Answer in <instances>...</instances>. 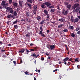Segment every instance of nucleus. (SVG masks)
I'll list each match as a JSON object with an SVG mask.
<instances>
[{
	"mask_svg": "<svg viewBox=\"0 0 80 80\" xmlns=\"http://www.w3.org/2000/svg\"><path fill=\"white\" fill-rule=\"evenodd\" d=\"M27 54H28V53H29V52H31V51H29L28 50H27Z\"/></svg>",
	"mask_w": 80,
	"mask_h": 80,
	"instance_id": "obj_48",
	"label": "nucleus"
},
{
	"mask_svg": "<svg viewBox=\"0 0 80 80\" xmlns=\"http://www.w3.org/2000/svg\"><path fill=\"white\" fill-rule=\"evenodd\" d=\"M55 11V10L53 9H51L50 12H52V13H53V12H54Z\"/></svg>",
	"mask_w": 80,
	"mask_h": 80,
	"instance_id": "obj_29",
	"label": "nucleus"
},
{
	"mask_svg": "<svg viewBox=\"0 0 80 80\" xmlns=\"http://www.w3.org/2000/svg\"><path fill=\"white\" fill-rule=\"evenodd\" d=\"M78 8H77L76 9H74L73 10V12L75 13H77V12H78Z\"/></svg>",
	"mask_w": 80,
	"mask_h": 80,
	"instance_id": "obj_11",
	"label": "nucleus"
},
{
	"mask_svg": "<svg viewBox=\"0 0 80 80\" xmlns=\"http://www.w3.org/2000/svg\"><path fill=\"white\" fill-rule=\"evenodd\" d=\"M68 11H65V9H63L62 10V13L64 14V15H67L68 13Z\"/></svg>",
	"mask_w": 80,
	"mask_h": 80,
	"instance_id": "obj_3",
	"label": "nucleus"
},
{
	"mask_svg": "<svg viewBox=\"0 0 80 80\" xmlns=\"http://www.w3.org/2000/svg\"><path fill=\"white\" fill-rule=\"evenodd\" d=\"M79 6V4L76 3L72 7V9H75L77 7H78Z\"/></svg>",
	"mask_w": 80,
	"mask_h": 80,
	"instance_id": "obj_4",
	"label": "nucleus"
},
{
	"mask_svg": "<svg viewBox=\"0 0 80 80\" xmlns=\"http://www.w3.org/2000/svg\"><path fill=\"white\" fill-rule=\"evenodd\" d=\"M14 27L15 29H17L18 28V26L17 25H15L14 26Z\"/></svg>",
	"mask_w": 80,
	"mask_h": 80,
	"instance_id": "obj_32",
	"label": "nucleus"
},
{
	"mask_svg": "<svg viewBox=\"0 0 80 80\" xmlns=\"http://www.w3.org/2000/svg\"><path fill=\"white\" fill-rule=\"evenodd\" d=\"M28 5L29 8L31 9V8H32V5L30 4H28Z\"/></svg>",
	"mask_w": 80,
	"mask_h": 80,
	"instance_id": "obj_31",
	"label": "nucleus"
},
{
	"mask_svg": "<svg viewBox=\"0 0 80 80\" xmlns=\"http://www.w3.org/2000/svg\"><path fill=\"white\" fill-rule=\"evenodd\" d=\"M63 31L64 32H68V29H64L63 30Z\"/></svg>",
	"mask_w": 80,
	"mask_h": 80,
	"instance_id": "obj_35",
	"label": "nucleus"
},
{
	"mask_svg": "<svg viewBox=\"0 0 80 80\" xmlns=\"http://www.w3.org/2000/svg\"><path fill=\"white\" fill-rule=\"evenodd\" d=\"M71 37H74L75 34H74V33H72L71 34Z\"/></svg>",
	"mask_w": 80,
	"mask_h": 80,
	"instance_id": "obj_41",
	"label": "nucleus"
},
{
	"mask_svg": "<svg viewBox=\"0 0 80 80\" xmlns=\"http://www.w3.org/2000/svg\"><path fill=\"white\" fill-rule=\"evenodd\" d=\"M0 44H1V45H2V44H3V43H2V41H0Z\"/></svg>",
	"mask_w": 80,
	"mask_h": 80,
	"instance_id": "obj_62",
	"label": "nucleus"
},
{
	"mask_svg": "<svg viewBox=\"0 0 80 80\" xmlns=\"http://www.w3.org/2000/svg\"><path fill=\"white\" fill-rule=\"evenodd\" d=\"M9 13L13 14V10L12 9L9 11Z\"/></svg>",
	"mask_w": 80,
	"mask_h": 80,
	"instance_id": "obj_30",
	"label": "nucleus"
},
{
	"mask_svg": "<svg viewBox=\"0 0 80 80\" xmlns=\"http://www.w3.org/2000/svg\"><path fill=\"white\" fill-rule=\"evenodd\" d=\"M36 10H32V13L34 14L35 16L36 15Z\"/></svg>",
	"mask_w": 80,
	"mask_h": 80,
	"instance_id": "obj_24",
	"label": "nucleus"
},
{
	"mask_svg": "<svg viewBox=\"0 0 80 80\" xmlns=\"http://www.w3.org/2000/svg\"><path fill=\"white\" fill-rule=\"evenodd\" d=\"M44 12L46 15H48V11H47L45 9L44 10Z\"/></svg>",
	"mask_w": 80,
	"mask_h": 80,
	"instance_id": "obj_19",
	"label": "nucleus"
},
{
	"mask_svg": "<svg viewBox=\"0 0 80 80\" xmlns=\"http://www.w3.org/2000/svg\"><path fill=\"white\" fill-rule=\"evenodd\" d=\"M31 56H32V57H36V55L35 54V53H34L33 54H32Z\"/></svg>",
	"mask_w": 80,
	"mask_h": 80,
	"instance_id": "obj_43",
	"label": "nucleus"
},
{
	"mask_svg": "<svg viewBox=\"0 0 80 80\" xmlns=\"http://www.w3.org/2000/svg\"><path fill=\"white\" fill-rule=\"evenodd\" d=\"M49 8H54V6H50L49 7Z\"/></svg>",
	"mask_w": 80,
	"mask_h": 80,
	"instance_id": "obj_42",
	"label": "nucleus"
},
{
	"mask_svg": "<svg viewBox=\"0 0 80 80\" xmlns=\"http://www.w3.org/2000/svg\"><path fill=\"white\" fill-rule=\"evenodd\" d=\"M74 18H73V16H72L71 17V22H73V20H74Z\"/></svg>",
	"mask_w": 80,
	"mask_h": 80,
	"instance_id": "obj_25",
	"label": "nucleus"
},
{
	"mask_svg": "<svg viewBox=\"0 0 80 80\" xmlns=\"http://www.w3.org/2000/svg\"><path fill=\"white\" fill-rule=\"evenodd\" d=\"M69 29H71H71H72V30H73V28H74L73 27V26H69V28H68Z\"/></svg>",
	"mask_w": 80,
	"mask_h": 80,
	"instance_id": "obj_21",
	"label": "nucleus"
},
{
	"mask_svg": "<svg viewBox=\"0 0 80 80\" xmlns=\"http://www.w3.org/2000/svg\"><path fill=\"white\" fill-rule=\"evenodd\" d=\"M80 30V28L79 27H77L76 28V31H78V30Z\"/></svg>",
	"mask_w": 80,
	"mask_h": 80,
	"instance_id": "obj_37",
	"label": "nucleus"
},
{
	"mask_svg": "<svg viewBox=\"0 0 80 80\" xmlns=\"http://www.w3.org/2000/svg\"><path fill=\"white\" fill-rule=\"evenodd\" d=\"M41 7L42 8H46V6H45V2H42L41 5Z\"/></svg>",
	"mask_w": 80,
	"mask_h": 80,
	"instance_id": "obj_5",
	"label": "nucleus"
},
{
	"mask_svg": "<svg viewBox=\"0 0 80 80\" xmlns=\"http://www.w3.org/2000/svg\"><path fill=\"white\" fill-rule=\"evenodd\" d=\"M57 9H58V10H60V8L59 7V6L57 7Z\"/></svg>",
	"mask_w": 80,
	"mask_h": 80,
	"instance_id": "obj_63",
	"label": "nucleus"
},
{
	"mask_svg": "<svg viewBox=\"0 0 80 80\" xmlns=\"http://www.w3.org/2000/svg\"><path fill=\"white\" fill-rule=\"evenodd\" d=\"M7 10H8L9 12H10V10H12V8L10 7H7L6 8Z\"/></svg>",
	"mask_w": 80,
	"mask_h": 80,
	"instance_id": "obj_10",
	"label": "nucleus"
},
{
	"mask_svg": "<svg viewBox=\"0 0 80 80\" xmlns=\"http://www.w3.org/2000/svg\"><path fill=\"white\" fill-rule=\"evenodd\" d=\"M47 15V17H46V18H47V19H50V16H49V14H48V15Z\"/></svg>",
	"mask_w": 80,
	"mask_h": 80,
	"instance_id": "obj_40",
	"label": "nucleus"
},
{
	"mask_svg": "<svg viewBox=\"0 0 80 80\" xmlns=\"http://www.w3.org/2000/svg\"><path fill=\"white\" fill-rule=\"evenodd\" d=\"M77 34L78 35H80V30L77 32Z\"/></svg>",
	"mask_w": 80,
	"mask_h": 80,
	"instance_id": "obj_46",
	"label": "nucleus"
},
{
	"mask_svg": "<svg viewBox=\"0 0 80 80\" xmlns=\"http://www.w3.org/2000/svg\"><path fill=\"white\" fill-rule=\"evenodd\" d=\"M42 37H45V35L43 34H42L41 35Z\"/></svg>",
	"mask_w": 80,
	"mask_h": 80,
	"instance_id": "obj_53",
	"label": "nucleus"
},
{
	"mask_svg": "<svg viewBox=\"0 0 80 80\" xmlns=\"http://www.w3.org/2000/svg\"><path fill=\"white\" fill-rule=\"evenodd\" d=\"M19 4L20 7H22V2L20 0L19 1Z\"/></svg>",
	"mask_w": 80,
	"mask_h": 80,
	"instance_id": "obj_18",
	"label": "nucleus"
},
{
	"mask_svg": "<svg viewBox=\"0 0 80 80\" xmlns=\"http://www.w3.org/2000/svg\"><path fill=\"white\" fill-rule=\"evenodd\" d=\"M58 21L60 22H63L65 21V19L63 18H61L59 19Z\"/></svg>",
	"mask_w": 80,
	"mask_h": 80,
	"instance_id": "obj_20",
	"label": "nucleus"
},
{
	"mask_svg": "<svg viewBox=\"0 0 80 80\" xmlns=\"http://www.w3.org/2000/svg\"><path fill=\"white\" fill-rule=\"evenodd\" d=\"M36 19L38 21H40L41 20V17L40 16H38L36 17Z\"/></svg>",
	"mask_w": 80,
	"mask_h": 80,
	"instance_id": "obj_9",
	"label": "nucleus"
},
{
	"mask_svg": "<svg viewBox=\"0 0 80 80\" xmlns=\"http://www.w3.org/2000/svg\"><path fill=\"white\" fill-rule=\"evenodd\" d=\"M21 20L22 22H23V21H25V19L22 18Z\"/></svg>",
	"mask_w": 80,
	"mask_h": 80,
	"instance_id": "obj_50",
	"label": "nucleus"
},
{
	"mask_svg": "<svg viewBox=\"0 0 80 80\" xmlns=\"http://www.w3.org/2000/svg\"><path fill=\"white\" fill-rule=\"evenodd\" d=\"M45 5H47V7H48L49 6H50L51 5V3L49 2H45Z\"/></svg>",
	"mask_w": 80,
	"mask_h": 80,
	"instance_id": "obj_6",
	"label": "nucleus"
},
{
	"mask_svg": "<svg viewBox=\"0 0 80 80\" xmlns=\"http://www.w3.org/2000/svg\"><path fill=\"white\" fill-rule=\"evenodd\" d=\"M30 51H32V52H34L35 51V50H34V49H30Z\"/></svg>",
	"mask_w": 80,
	"mask_h": 80,
	"instance_id": "obj_51",
	"label": "nucleus"
},
{
	"mask_svg": "<svg viewBox=\"0 0 80 80\" xmlns=\"http://www.w3.org/2000/svg\"><path fill=\"white\" fill-rule=\"evenodd\" d=\"M33 15H34V14H32V15L31 16V17H33V18H34V17L33 16Z\"/></svg>",
	"mask_w": 80,
	"mask_h": 80,
	"instance_id": "obj_59",
	"label": "nucleus"
},
{
	"mask_svg": "<svg viewBox=\"0 0 80 80\" xmlns=\"http://www.w3.org/2000/svg\"><path fill=\"white\" fill-rule=\"evenodd\" d=\"M72 60H73V59H72V58H70L69 59V61H72Z\"/></svg>",
	"mask_w": 80,
	"mask_h": 80,
	"instance_id": "obj_52",
	"label": "nucleus"
},
{
	"mask_svg": "<svg viewBox=\"0 0 80 80\" xmlns=\"http://www.w3.org/2000/svg\"><path fill=\"white\" fill-rule=\"evenodd\" d=\"M5 50H2L1 52L2 53H5Z\"/></svg>",
	"mask_w": 80,
	"mask_h": 80,
	"instance_id": "obj_44",
	"label": "nucleus"
},
{
	"mask_svg": "<svg viewBox=\"0 0 80 80\" xmlns=\"http://www.w3.org/2000/svg\"><path fill=\"white\" fill-rule=\"evenodd\" d=\"M25 74H26V75H28V72L26 71L25 72Z\"/></svg>",
	"mask_w": 80,
	"mask_h": 80,
	"instance_id": "obj_56",
	"label": "nucleus"
},
{
	"mask_svg": "<svg viewBox=\"0 0 80 80\" xmlns=\"http://www.w3.org/2000/svg\"><path fill=\"white\" fill-rule=\"evenodd\" d=\"M45 55H46L47 56H49L50 54H48L47 53H46L45 54Z\"/></svg>",
	"mask_w": 80,
	"mask_h": 80,
	"instance_id": "obj_55",
	"label": "nucleus"
},
{
	"mask_svg": "<svg viewBox=\"0 0 80 80\" xmlns=\"http://www.w3.org/2000/svg\"><path fill=\"white\" fill-rule=\"evenodd\" d=\"M79 59L78 58H76L75 59H74V62L75 63V62H80V61L79 60Z\"/></svg>",
	"mask_w": 80,
	"mask_h": 80,
	"instance_id": "obj_15",
	"label": "nucleus"
},
{
	"mask_svg": "<svg viewBox=\"0 0 80 80\" xmlns=\"http://www.w3.org/2000/svg\"><path fill=\"white\" fill-rule=\"evenodd\" d=\"M78 19L77 18L75 19H74L73 21V22H74V23H75V22H78Z\"/></svg>",
	"mask_w": 80,
	"mask_h": 80,
	"instance_id": "obj_12",
	"label": "nucleus"
},
{
	"mask_svg": "<svg viewBox=\"0 0 80 80\" xmlns=\"http://www.w3.org/2000/svg\"><path fill=\"white\" fill-rule=\"evenodd\" d=\"M78 18H79V19H80V16H78Z\"/></svg>",
	"mask_w": 80,
	"mask_h": 80,
	"instance_id": "obj_64",
	"label": "nucleus"
},
{
	"mask_svg": "<svg viewBox=\"0 0 80 80\" xmlns=\"http://www.w3.org/2000/svg\"><path fill=\"white\" fill-rule=\"evenodd\" d=\"M50 50H53L55 48V47L54 45H50Z\"/></svg>",
	"mask_w": 80,
	"mask_h": 80,
	"instance_id": "obj_7",
	"label": "nucleus"
},
{
	"mask_svg": "<svg viewBox=\"0 0 80 80\" xmlns=\"http://www.w3.org/2000/svg\"><path fill=\"white\" fill-rule=\"evenodd\" d=\"M33 10H37V6L36 5H34L33 7Z\"/></svg>",
	"mask_w": 80,
	"mask_h": 80,
	"instance_id": "obj_13",
	"label": "nucleus"
},
{
	"mask_svg": "<svg viewBox=\"0 0 80 80\" xmlns=\"http://www.w3.org/2000/svg\"><path fill=\"white\" fill-rule=\"evenodd\" d=\"M33 0H27V1L28 2H29L30 3H32V2Z\"/></svg>",
	"mask_w": 80,
	"mask_h": 80,
	"instance_id": "obj_28",
	"label": "nucleus"
},
{
	"mask_svg": "<svg viewBox=\"0 0 80 80\" xmlns=\"http://www.w3.org/2000/svg\"><path fill=\"white\" fill-rule=\"evenodd\" d=\"M64 63V61H62V62H59V64H61V63Z\"/></svg>",
	"mask_w": 80,
	"mask_h": 80,
	"instance_id": "obj_49",
	"label": "nucleus"
},
{
	"mask_svg": "<svg viewBox=\"0 0 80 80\" xmlns=\"http://www.w3.org/2000/svg\"><path fill=\"white\" fill-rule=\"evenodd\" d=\"M40 30H41V31H43V27L42 26H41L40 28Z\"/></svg>",
	"mask_w": 80,
	"mask_h": 80,
	"instance_id": "obj_34",
	"label": "nucleus"
},
{
	"mask_svg": "<svg viewBox=\"0 0 80 80\" xmlns=\"http://www.w3.org/2000/svg\"><path fill=\"white\" fill-rule=\"evenodd\" d=\"M24 52H25V49H23L21 51H19V52H20V53H23Z\"/></svg>",
	"mask_w": 80,
	"mask_h": 80,
	"instance_id": "obj_23",
	"label": "nucleus"
},
{
	"mask_svg": "<svg viewBox=\"0 0 80 80\" xmlns=\"http://www.w3.org/2000/svg\"><path fill=\"white\" fill-rule=\"evenodd\" d=\"M4 6L2 8H6V6Z\"/></svg>",
	"mask_w": 80,
	"mask_h": 80,
	"instance_id": "obj_60",
	"label": "nucleus"
},
{
	"mask_svg": "<svg viewBox=\"0 0 80 80\" xmlns=\"http://www.w3.org/2000/svg\"><path fill=\"white\" fill-rule=\"evenodd\" d=\"M57 69H56L53 70V72H57Z\"/></svg>",
	"mask_w": 80,
	"mask_h": 80,
	"instance_id": "obj_58",
	"label": "nucleus"
},
{
	"mask_svg": "<svg viewBox=\"0 0 80 80\" xmlns=\"http://www.w3.org/2000/svg\"><path fill=\"white\" fill-rule=\"evenodd\" d=\"M44 22H45V20H42L41 22H40L39 24L40 25L43 24V23H44Z\"/></svg>",
	"mask_w": 80,
	"mask_h": 80,
	"instance_id": "obj_22",
	"label": "nucleus"
},
{
	"mask_svg": "<svg viewBox=\"0 0 80 80\" xmlns=\"http://www.w3.org/2000/svg\"><path fill=\"white\" fill-rule=\"evenodd\" d=\"M8 3H6L5 1H3L1 3V5L2 6H8Z\"/></svg>",
	"mask_w": 80,
	"mask_h": 80,
	"instance_id": "obj_2",
	"label": "nucleus"
},
{
	"mask_svg": "<svg viewBox=\"0 0 80 80\" xmlns=\"http://www.w3.org/2000/svg\"><path fill=\"white\" fill-rule=\"evenodd\" d=\"M66 7L68 10H70L71 5L70 4L68 5Z\"/></svg>",
	"mask_w": 80,
	"mask_h": 80,
	"instance_id": "obj_17",
	"label": "nucleus"
},
{
	"mask_svg": "<svg viewBox=\"0 0 80 80\" xmlns=\"http://www.w3.org/2000/svg\"><path fill=\"white\" fill-rule=\"evenodd\" d=\"M63 25L62 24H60L58 26V28H61V27H62Z\"/></svg>",
	"mask_w": 80,
	"mask_h": 80,
	"instance_id": "obj_38",
	"label": "nucleus"
},
{
	"mask_svg": "<svg viewBox=\"0 0 80 80\" xmlns=\"http://www.w3.org/2000/svg\"><path fill=\"white\" fill-rule=\"evenodd\" d=\"M43 31H40V32H39L38 33V34H39V35H41L42 34V33H43V32H42Z\"/></svg>",
	"mask_w": 80,
	"mask_h": 80,
	"instance_id": "obj_36",
	"label": "nucleus"
},
{
	"mask_svg": "<svg viewBox=\"0 0 80 80\" xmlns=\"http://www.w3.org/2000/svg\"><path fill=\"white\" fill-rule=\"evenodd\" d=\"M68 59H69V58L66 57L63 60V61H64L65 65H66L67 66H68L69 65H70V64H71V63L70 62H68V64L66 62H67V61Z\"/></svg>",
	"mask_w": 80,
	"mask_h": 80,
	"instance_id": "obj_1",
	"label": "nucleus"
},
{
	"mask_svg": "<svg viewBox=\"0 0 80 80\" xmlns=\"http://www.w3.org/2000/svg\"><path fill=\"white\" fill-rule=\"evenodd\" d=\"M64 5L66 6V7H67L68 5V2H64Z\"/></svg>",
	"mask_w": 80,
	"mask_h": 80,
	"instance_id": "obj_27",
	"label": "nucleus"
},
{
	"mask_svg": "<svg viewBox=\"0 0 80 80\" xmlns=\"http://www.w3.org/2000/svg\"><path fill=\"white\" fill-rule=\"evenodd\" d=\"M44 58L43 57H42L41 58V60H42V61H43V60H44Z\"/></svg>",
	"mask_w": 80,
	"mask_h": 80,
	"instance_id": "obj_54",
	"label": "nucleus"
},
{
	"mask_svg": "<svg viewBox=\"0 0 80 80\" xmlns=\"http://www.w3.org/2000/svg\"><path fill=\"white\" fill-rule=\"evenodd\" d=\"M18 22V20L17 19L15 21H14L13 22V24H15V23H17Z\"/></svg>",
	"mask_w": 80,
	"mask_h": 80,
	"instance_id": "obj_33",
	"label": "nucleus"
},
{
	"mask_svg": "<svg viewBox=\"0 0 80 80\" xmlns=\"http://www.w3.org/2000/svg\"><path fill=\"white\" fill-rule=\"evenodd\" d=\"M39 57V54H38L37 56H36V57H35L36 58H37V57Z\"/></svg>",
	"mask_w": 80,
	"mask_h": 80,
	"instance_id": "obj_57",
	"label": "nucleus"
},
{
	"mask_svg": "<svg viewBox=\"0 0 80 80\" xmlns=\"http://www.w3.org/2000/svg\"><path fill=\"white\" fill-rule=\"evenodd\" d=\"M13 6H14L15 7H17V6H18V3H17L16 2H13Z\"/></svg>",
	"mask_w": 80,
	"mask_h": 80,
	"instance_id": "obj_16",
	"label": "nucleus"
},
{
	"mask_svg": "<svg viewBox=\"0 0 80 80\" xmlns=\"http://www.w3.org/2000/svg\"><path fill=\"white\" fill-rule=\"evenodd\" d=\"M65 46L66 48V50H68V47H67V45H65Z\"/></svg>",
	"mask_w": 80,
	"mask_h": 80,
	"instance_id": "obj_45",
	"label": "nucleus"
},
{
	"mask_svg": "<svg viewBox=\"0 0 80 80\" xmlns=\"http://www.w3.org/2000/svg\"><path fill=\"white\" fill-rule=\"evenodd\" d=\"M33 43H31L30 45V46H33Z\"/></svg>",
	"mask_w": 80,
	"mask_h": 80,
	"instance_id": "obj_61",
	"label": "nucleus"
},
{
	"mask_svg": "<svg viewBox=\"0 0 80 80\" xmlns=\"http://www.w3.org/2000/svg\"><path fill=\"white\" fill-rule=\"evenodd\" d=\"M25 16L27 17H28L30 16V12H27L25 13Z\"/></svg>",
	"mask_w": 80,
	"mask_h": 80,
	"instance_id": "obj_14",
	"label": "nucleus"
},
{
	"mask_svg": "<svg viewBox=\"0 0 80 80\" xmlns=\"http://www.w3.org/2000/svg\"><path fill=\"white\" fill-rule=\"evenodd\" d=\"M13 62L14 63L15 66H17V62L15 61H14Z\"/></svg>",
	"mask_w": 80,
	"mask_h": 80,
	"instance_id": "obj_39",
	"label": "nucleus"
},
{
	"mask_svg": "<svg viewBox=\"0 0 80 80\" xmlns=\"http://www.w3.org/2000/svg\"><path fill=\"white\" fill-rule=\"evenodd\" d=\"M13 15L14 16H16L17 15V11H15L14 12Z\"/></svg>",
	"mask_w": 80,
	"mask_h": 80,
	"instance_id": "obj_26",
	"label": "nucleus"
},
{
	"mask_svg": "<svg viewBox=\"0 0 80 80\" xmlns=\"http://www.w3.org/2000/svg\"><path fill=\"white\" fill-rule=\"evenodd\" d=\"M9 3H12V0H9Z\"/></svg>",
	"mask_w": 80,
	"mask_h": 80,
	"instance_id": "obj_47",
	"label": "nucleus"
},
{
	"mask_svg": "<svg viewBox=\"0 0 80 80\" xmlns=\"http://www.w3.org/2000/svg\"><path fill=\"white\" fill-rule=\"evenodd\" d=\"M14 17V16L13 15H12V14H9L7 16V18H12V17Z\"/></svg>",
	"mask_w": 80,
	"mask_h": 80,
	"instance_id": "obj_8",
	"label": "nucleus"
}]
</instances>
